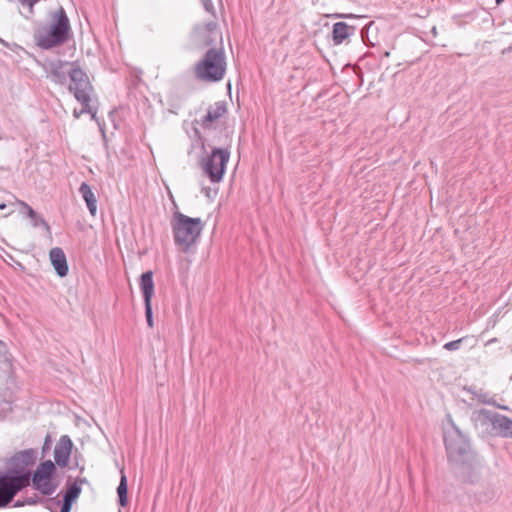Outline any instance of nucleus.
Segmentation results:
<instances>
[{
  "mask_svg": "<svg viewBox=\"0 0 512 512\" xmlns=\"http://www.w3.org/2000/svg\"><path fill=\"white\" fill-rule=\"evenodd\" d=\"M226 72V61L221 49H210L195 65L196 77L205 82H216L223 79Z\"/></svg>",
  "mask_w": 512,
  "mask_h": 512,
  "instance_id": "20e7f679",
  "label": "nucleus"
},
{
  "mask_svg": "<svg viewBox=\"0 0 512 512\" xmlns=\"http://www.w3.org/2000/svg\"><path fill=\"white\" fill-rule=\"evenodd\" d=\"M227 112V108L225 103L223 102H216L215 104L211 105L209 107L208 113L203 121V125L205 127H209L210 124L218 121L222 117L225 116Z\"/></svg>",
  "mask_w": 512,
  "mask_h": 512,
  "instance_id": "2eb2a0df",
  "label": "nucleus"
},
{
  "mask_svg": "<svg viewBox=\"0 0 512 512\" xmlns=\"http://www.w3.org/2000/svg\"><path fill=\"white\" fill-rule=\"evenodd\" d=\"M19 3L23 7H27L30 14L33 13L34 6L39 2V0H18Z\"/></svg>",
  "mask_w": 512,
  "mask_h": 512,
  "instance_id": "393cba45",
  "label": "nucleus"
},
{
  "mask_svg": "<svg viewBox=\"0 0 512 512\" xmlns=\"http://www.w3.org/2000/svg\"><path fill=\"white\" fill-rule=\"evenodd\" d=\"M0 356L3 358V360L5 362L9 361L8 348H7L6 344L1 340H0Z\"/></svg>",
  "mask_w": 512,
  "mask_h": 512,
  "instance_id": "bb28decb",
  "label": "nucleus"
},
{
  "mask_svg": "<svg viewBox=\"0 0 512 512\" xmlns=\"http://www.w3.org/2000/svg\"><path fill=\"white\" fill-rule=\"evenodd\" d=\"M197 37L204 46H209L221 40V33L215 23H209L198 29Z\"/></svg>",
  "mask_w": 512,
  "mask_h": 512,
  "instance_id": "ddd939ff",
  "label": "nucleus"
},
{
  "mask_svg": "<svg viewBox=\"0 0 512 512\" xmlns=\"http://www.w3.org/2000/svg\"><path fill=\"white\" fill-rule=\"evenodd\" d=\"M12 410V403L10 401L0 400V421L5 419Z\"/></svg>",
  "mask_w": 512,
  "mask_h": 512,
  "instance_id": "b1692460",
  "label": "nucleus"
},
{
  "mask_svg": "<svg viewBox=\"0 0 512 512\" xmlns=\"http://www.w3.org/2000/svg\"><path fill=\"white\" fill-rule=\"evenodd\" d=\"M49 259L59 277L67 276L69 268L66 255L62 248H52L49 252Z\"/></svg>",
  "mask_w": 512,
  "mask_h": 512,
  "instance_id": "9b49d317",
  "label": "nucleus"
},
{
  "mask_svg": "<svg viewBox=\"0 0 512 512\" xmlns=\"http://www.w3.org/2000/svg\"><path fill=\"white\" fill-rule=\"evenodd\" d=\"M24 505H27L25 503V500L24 501H20V500H17L15 503H14V507H22Z\"/></svg>",
  "mask_w": 512,
  "mask_h": 512,
  "instance_id": "7c9ffc66",
  "label": "nucleus"
},
{
  "mask_svg": "<svg viewBox=\"0 0 512 512\" xmlns=\"http://www.w3.org/2000/svg\"><path fill=\"white\" fill-rule=\"evenodd\" d=\"M71 64L61 60H53L43 63L42 68L46 76L54 83L63 85L67 81V76H69V69L67 67H71Z\"/></svg>",
  "mask_w": 512,
  "mask_h": 512,
  "instance_id": "1a4fd4ad",
  "label": "nucleus"
},
{
  "mask_svg": "<svg viewBox=\"0 0 512 512\" xmlns=\"http://www.w3.org/2000/svg\"><path fill=\"white\" fill-rule=\"evenodd\" d=\"M171 226L175 243L187 251L199 240L205 221L200 217L193 218L181 212H176Z\"/></svg>",
  "mask_w": 512,
  "mask_h": 512,
  "instance_id": "f257e3e1",
  "label": "nucleus"
},
{
  "mask_svg": "<svg viewBox=\"0 0 512 512\" xmlns=\"http://www.w3.org/2000/svg\"><path fill=\"white\" fill-rule=\"evenodd\" d=\"M504 0H496V3L499 5L503 2Z\"/></svg>",
  "mask_w": 512,
  "mask_h": 512,
  "instance_id": "473e14b6",
  "label": "nucleus"
},
{
  "mask_svg": "<svg viewBox=\"0 0 512 512\" xmlns=\"http://www.w3.org/2000/svg\"><path fill=\"white\" fill-rule=\"evenodd\" d=\"M34 452L32 450H25L17 453L12 460L14 462H21L26 466L33 462Z\"/></svg>",
  "mask_w": 512,
  "mask_h": 512,
  "instance_id": "4be33fe9",
  "label": "nucleus"
},
{
  "mask_svg": "<svg viewBox=\"0 0 512 512\" xmlns=\"http://www.w3.org/2000/svg\"><path fill=\"white\" fill-rule=\"evenodd\" d=\"M55 470V465L52 461L48 460L45 462H42L34 472L31 479H44V478H51L53 472Z\"/></svg>",
  "mask_w": 512,
  "mask_h": 512,
  "instance_id": "6ab92c4d",
  "label": "nucleus"
},
{
  "mask_svg": "<svg viewBox=\"0 0 512 512\" xmlns=\"http://www.w3.org/2000/svg\"><path fill=\"white\" fill-rule=\"evenodd\" d=\"M69 78V91L82 106L87 108L88 102H92L95 96L89 76L73 62L71 68H69Z\"/></svg>",
  "mask_w": 512,
  "mask_h": 512,
  "instance_id": "39448f33",
  "label": "nucleus"
},
{
  "mask_svg": "<svg viewBox=\"0 0 512 512\" xmlns=\"http://www.w3.org/2000/svg\"><path fill=\"white\" fill-rule=\"evenodd\" d=\"M140 288L143 294L145 302V315L147 324L150 328L154 327V321L152 316V297L154 294V282L152 272L148 271L142 274L140 279Z\"/></svg>",
  "mask_w": 512,
  "mask_h": 512,
  "instance_id": "6e6552de",
  "label": "nucleus"
},
{
  "mask_svg": "<svg viewBox=\"0 0 512 512\" xmlns=\"http://www.w3.org/2000/svg\"><path fill=\"white\" fill-rule=\"evenodd\" d=\"M1 43H2L3 45H5V46H8L7 42H5V41H3V40H1Z\"/></svg>",
  "mask_w": 512,
  "mask_h": 512,
  "instance_id": "72a5a7b5",
  "label": "nucleus"
},
{
  "mask_svg": "<svg viewBox=\"0 0 512 512\" xmlns=\"http://www.w3.org/2000/svg\"><path fill=\"white\" fill-rule=\"evenodd\" d=\"M492 427L499 435L512 438V420L503 415L493 417Z\"/></svg>",
  "mask_w": 512,
  "mask_h": 512,
  "instance_id": "4468645a",
  "label": "nucleus"
},
{
  "mask_svg": "<svg viewBox=\"0 0 512 512\" xmlns=\"http://www.w3.org/2000/svg\"><path fill=\"white\" fill-rule=\"evenodd\" d=\"M71 506H72V503H69V502L63 500V504L60 509V512H70Z\"/></svg>",
  "mask_w": 512,
  "mask_h": 512,
  "instance_id": "c85d7f7f",
  "label": "nucleus"
},
{
  "mask_svg": "<svg viewBox=\"0 0 512 512\" xmlns=\"http://www.w3.org/2000/svg\"><path fill=\"white\" fill-rule=\"evenodd\" d=\"M335 18H354L355 16L352 14H334Z\"/></svg>",
  "mask_w": 512,
  "mask_h": 512,
  "instance_id": "c756f323",
  "label": "nucleus"
},
{
  "mask_svg": "<svg viewBox=\"0 0 512 512\" xmlns=\"http://www.w3.org/2000/svg\"><path fill=\"white\" fill-rule=\"evenodd\" d=\"M352 27L344 22H337L333 25L332 40L335 45L342 44L349 36Z\"/></svg>",
  "mask_w": 512,
  "mask_h": 512,
  "instance_id": "dca6fc26",
  "label": "nucleus"
},
{
  "mask_svg": "<svg viewBox=\"0 0 512 512\" xmlns=\"http://www.w3.org/2000/svg\"><path fill=\"white\" fill-rule=\"evenodd\" d=\"M79 192L86 202L87 208L92 215H95L97 210V200L93 191L87 183H82L79 188Z\"/></svg>",
  "mask_w": 512,
  "mask_h": 512,
  "instance_id": "f3484780",
  "label": "nucleus"
},
{
  "mask_svg": "<svg viewBox=\"0 0 512 512\" xmlns=\"http://www.w3.org/2000/svg\"><path fill=\"white\" fill-rule=\"evenodd\" d=\"M464 338H460L458 340H454L451 342H447L444 344V349L448 351L457 350L459 348V344L463 341Z\"/></svg>",
  "mask_w": 512,
  "mask_h": 512,
  "instance_id": "a878e982",
  "label": "nucleus"
},
{
  "mask_svg": "<svg viewBox=\"0 0 512 512\" xmlns=\"http://www.w3.org/2000/svg\"><path fill=\"white\" fill-rule=\"evenodd\" d=\"M230 152L227 149H214L202 163L204 172L212 182H220L224 176Z\"/></svg>",
  "mask_w": 512,
  "mask_h": 512,
  "instance_id": "423d86ee",
  "label": "nucleus"
},
{
  "mask_svg": "<svg viewBox=\"0 0 512 512\" xmlns=\"http://www.w3.org/2000/svg\"><path fill=\"white\" fill-rule=\"evenodd\" d=\"M29 484L30 472L25 467H12L0 471V509L7 507Z\"/></svg>",
  "mask_w": 512,
  "mask_h": 512,
  "instance_id": "7ed1b4c3",
  "label": "nucleus"
},
{
  "mask_svg": "<svg viewBox=\"0 0 512 512\" xmlns=\"http://www.w3.org/2000/svg\"><path fill=\"white\" fill-rule=\"evenodd\" d=\"M52 23L48 28L36 33V43L42 49H51L62 45L68 40L70 33V22L63 7L53 14Z\"/></svg>",
  "mask_w": 512,
  "mask_h": 512,
  "instance_id": "f03ea898",
  "label": "nucleus"
},
{
  "mask_svg": "<svg viewBox=\"0 0 512 512\" xmlns=\"http://www.w3.org/2000/svg\"><path fill=\"white\" fill-rule=\"evenodd\" d=\"M80 493V485L77 482L70 483L64 493L63 500L73 504V502L79 497Z\"/></svg>",
  "mask_w": 512,
  "mask_h": 512,
  "instance_id": "aec40b11",
  "label": "nucleus"
},
{
  "mask_svg": "<svg viewBox=\"0 0 512 512\" xmlns=\"http://www.w3.org/2000/svg\"><path fill=\"white\" fill-rule=\"evenodd\" d=\"M118 496H119V502L121 506H126L128 503V496H127V478L124 474V470H121V480L120 484L117 488Z\"/></svg>",
  "mask_w": 512,
  "mask_h": 512,
  "instance_id": "412c9836",
  "label": "nucleus"
},
{
  "mask_svg": "<svg viewBox=\"0 0 512 512\" xmlns=\"http://www.w3.org/2000/svg\"><path fill=\"white\" fill-rule=\"evenodd\" d=\"M15 204L19 206V212L31 220V225L33 227H43L50 233L49 224L30 205L22 200H16Z\"/></svg>",
  "mask_w": 512,
  "mask_h": 512,
  "instance_id": "9d476101",
  "label": "nucleus"
},
{
  "mask_svg": "<svg viewBox=\"0 0 512 512\" xmlns=\"http://www.w3.org/2000/svg\"><path fill=\"white\" fill-rule=\"evenodd\" d=\"M445 446L449 458L453 461H464L469 452L468 441L457 431L445 436Z\"/></svg>",
  "mask_w": 512,
  "mask_h": 512,
  "instance_id": "0eeeda50",
  "label": "nucleus"
},
{
  "mask_svg": "<svg viewBox=\"0 0 512 512\" xmlns=\"http://www.w3.org/2000/svg\"><path fill=\"white\" fill-rule=\"evenodd\" d=\"M39 502H41V498H39V497H38V496H36V495H35V496H33V497H27V498L25 499V503H26L27 505H35V504H37V503H39Z\"/></svg>",
  "mask_w": 512,
  "mask_h": 512,
  "instance_id": "cd10ccee",
  "label": "nucleus"
},
{
  "mask_svg": "<svg viewBox=\"0 0 512 512\" xmlns=\"http://www.w3.org/2000/svg\"><path fill=\"white\" fill-rule=\"evenodd\" d=\"M30 481H32L34 488L43 495H52L57 488L51 478L39 479V481H37V479L30 478Z\"/></svg>",
  "mask_w": 512,
  "mask_h": 512,
  "instance_id": "a211bd4d",
  "label": "nucleus"
},
{
  "mask_svg": "<svg viewBox=\"0 0 512 512\" xmlns=\"http://www.w3.org/2000/svg\"><path fill=\"white\" fill-rule=\"evenodd\" d=\"M72 442L68 436H63L54 449L55 462L61 466H67L71 454Z\"/></svg>",
  "mask_w": 512,
  "mask_h": 512,
  "instance_id": "f8f14e48",
  "label": "nucleus"
},
{
  "mask_svg": "<svg viewBox=\"0 0 512 512\" xmlns=\"http://www.w3.org/2000/svg\"><path fill=\"white\" fill-rule=\"evenodd\" d=\"M7 205L5 203H0V210L6 209Z\"/></svg>",
  "mask_w": 512,
  "mask_h": 512,
  "instance_id": "2f4dec72",
  "label": "nucleus"
},
{
  "mask_svg": "<svg viewBox=\"0 0 512 512\" xmlns=\"http://www.w3.org/2000/svg\"><path fill=\"white\" fill-rule=\"evenodd\" d=\"M92 102H88V107L82 106L81 110H74L73 116L78 119L83 113H89L91 114L92 119L96 120V110L93 108Z\"/></svg>",
  "mask_w": 512,
  "mask_h": 512,
  "instance_id": "5701e85b",
  "label": "nucleus"
}]
</instances>
